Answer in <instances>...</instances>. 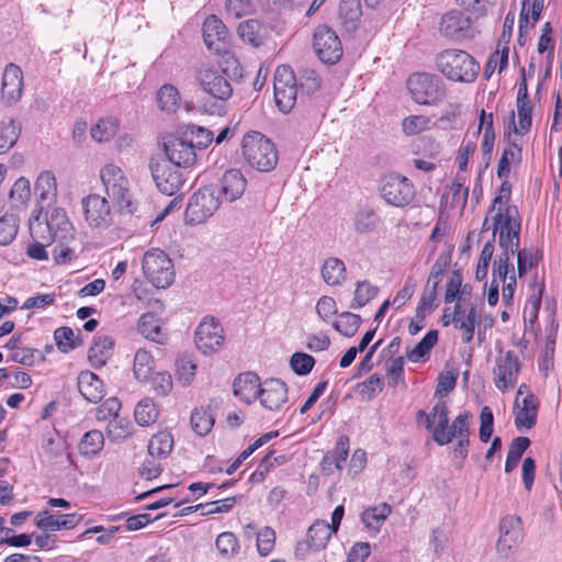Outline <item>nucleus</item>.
Instances as JSON below:
<instances>
[{
	"mask_svg": "<svg viewBox=\"0 0 562 562\" xmlns=\"http://www.w3.org/2000/svg\"><path fill=\"white\" fill-rule=\"evenodd\" d=\"M436 69L448 80L472 83L480 72V64L462 49H443L435 57Z\"/></svg>",
	"mask_w": 562,
	"mask_h": 562,
	"instance_id": "f257e3e1",
	"label": "nucleus"
},
{
	"mask_svg": "<svg viewBox=\"0 0 562 562\" xmlns=\"http://www.w3.org/2000/svg\"><path fill=\"white\" fill-rule=\"evenodd\" d=\"M241 147L245 160L258 171H271L278 164L279 157L274 144L259 132L246 134Z\"/></svg>",
	"mask_w": 562,
	"mask_h": 562,
	"instance_id": "f03ea898",
	"label": "nucleus"
},
{
	"mask_svg": "<svg viewBox=\"0 0 562 562\" xmlns=\"http://www.w3.org/2000/svg\"><path fill=\"white\" fill-rule=\"evenodd\" d=\"M413 100L423 105H437L447 95L446 83L441 77L431 72H414L407 81Z\"/></svg>",
	"mask_w": 562,
	"mask_h": 562,
	"instance_id": "7ed1b4c3",
	"label": "nucleus"
},
{
	"mask_svg": "<svg viewBox=\"0 0 562 562\" xmlns=\"http://www.w3.org/2000/svg\"><path fill=\"white\" fill-rule=\"evenodd\" d=\"M493 237L496 233L499 234V247L505 252L516 254L519 248L521 227L518 209L515 205L506 206L504 212L498 209L493 216Z\"/></svg>",
	"mask_w": 562,
	"mask_h": 562,
	"instance_id": "20e7f679",
	"label": "nucleus"
},
{
	"mask_svg": "<svg viewBox=\"0 0 562 562\" xmlns=\"http://www.w3.org/2000/svg\"><path fill=\"white\" fill-rule=\"evenodd\" d=\"M34 222L31 223V235L35 238H43L47 244H52V240H75V228L69 221L66 211L60 207H55L50 212L49 216L46 217V228L48 231L47 236H42L44 231L43 224L40 222V213L33 215Z\"/></svg>",
	"mask_w": 562,
	"mask_h": 562,
	"instance_id": "39448f33",
	"label": "nucleus"
},
{
	"mask_svg": "<svg viewBox=\"0 0 562 562\" xmlns=\"http://www.w3.org/2000/svg\"><path fill=\"white\" fill-rule=\"evenodd\" d=\"M148 168L157 189L166 195L179 193L186 183L181 168L169 164L165 158L150 157Z\"/></svg>",
	"mask_w": 562,
	"mask_h": 562,
	"instance_id": "423d86ee",
	"label": "nucleus"
},
{
	"mask_svg": "<svg viewBox=\"0 0 562 562\" xmlns=\"http://www.w3.org/2000/svg\"><path fill=\"white\" fill-rule=\"evenodd\" d=\"M142 268L148 281L156 288L166 289L173 282V263L168 255L160 249L146 251Z\"/></svg>",
	"mask_w": 562,
	"mask_h": 562,
	"instance_id": "0eeeda50",
	"label": "nucleus"
},
{
	"mask_svg": "<svg viewBox=\"0 0 562 562\" xmlns=\"http://www.w3.org/2000/svg\"><path fill=\"white\" fill-rule=\"evenodd\" d=\"M220 205V190L214 186H205L190 198L186 215L192 223H202L212 216Z\"/></svg>",
	"mask_w": 562,
	"mask_h": 562,
	"instance_id": "6e6552de",
	"label": "nucleus"
},
{
	"mask_svg": "<svg viewBox=\"0 0 562 562\" xmlns=\"http://www.w3.org/2000/svg\"><path fill=\"white\" fill-rule=\"evenodd\" d=\"M381 196L396 207H405L415 199V188L411 180L398 173H390L382 178Z\"/></svg>",
	"mask_w": 562,
	"mask_h": 562,
	"instance_id": "1a4fd4ad",
	"label": "nucleus"
},
{
	"mask_svg": "<svg viewBox=\"0 0 562 562\" xmlns=\"http://www.w3.org/2000/svg\"><path fill=\"white\" fill-rule=\"evenodd\" d=\"M195 80L201 89L214 99L226 101L233 94L228 79L212 66L202 65L196 68Z\"/></svg>",
	"mask_w": 562,
	"mask_h": 562,
	"instance_id": "9d476101",
	"label": "nucleus"
},
{
	"mask_svg": "<svg viewBox=\"0 0 562 562\" xmlns=\"http://www.w3.org/2000/svg\"><path fill=\"white\" fill-rule=\"evenodd\" d=\"M166 160L180 168H188L196 160L192 140L181 135H169L161 144Z\"/></svg>",
	"mask_w": 562,
	"mask_h": 562,
	"instance_id": "9b49d317",
	"label": "nucleus"
},
{
	"mask_svg": "<svg viewBox=\"0 0 562 562\" xmlns=\"http://www.w3.org/2000/svg\"><path fill=\"white\" fill-rule=\"evenodd\" d=\"M439 31L443 35L481 33L477 20L472 19L461 9H452L442 14L439 20Z\"/></svg>",
	"mask_w": 562,
	"mask_h": 562,
	"instance_id": "f8f14e48",
	"label": "nucleus"
},
{
	"mask_svg": "<svg viewBox=\"0 0 562 562\" xmlns=\"http://www.w3.org/2000/svg\"><path fill=\"white\" fill-rule=\"evenodd\" d=\"M223 327L214 317H205L195 330V346L203 353L218 350L224 341Z\"/></svg>",
	"mask_w": 562,
	"mask_h": 562,
	"instance_id": "ddd939ff",
	"label": "nucleus"
},
{
	"mask_svg": "<svg viewBox=\"0 0 562 562\" xmlns=\"http://www.w3.org/2000/svg\"><path fill=\"white\" fill-rule=\"evenodd\" d=\"M520 361L515 351L508 350L505 355L497 357L494 369L495 385L498 390L505 391L513 387L520 371Z\"/></svg>",
	"mask_w": 562,
	"mask_h": 562,
	"instance_id": "4468645a",
	"label": "nucleus"
},
{
	"mask_svg": "<svg viewBox=\"0 0 562 562\" xmlns=\"http://www.w3.org/2000/svg\"><path fill=\"white\" fill-rule=\"evenodd\" d=\"M85 220L91 227L108 226L111 220V207L108 200L100 194H89L81 201Z\"/></svg>",
	"mask_w": 562,
	"mask_h": 562,
	"instance_id": "2eb2a0df",
	"label": "nucleus"
},
{
	"mask_svg": "<svg viewBox=\"0 0 562 562\" xmlns=\"http://www.w3.org/2000/svg\"><path fill=\"white\" fill-rule=\"evenodd\" d=\"M23 72L22 69L10 63L4 67L1 82V98L7 105L16 104L23 94Z\"/></svg>",
	"mask_w": 562,
	"mask_h": 562,
	"instance_id": "dca6fc26",
	"label": "nucleus"
},
{
	"mask_svg": "<svg viewBox=\"0 0 562 562\" xmlns=\"http://www.w3.org/2000/svg\"><path fill=\"white\" fill-rule=\"evenodd\" d=\"M522 538L521 519L516 515H507L499 522V539L497 542L498 552L507 555Z\"/></svg>",
	"mask_w": 562,
	"mask_h": 562,
	"instance_id": "f3484780",
	"label": "nucleus"
},
{
	"mask_svg": "<svg viewBox=\"0 0 562 562\" xmlns=\"http://www.w3.org/2000/svg\"><path fill=\"white\" fill-rule=\"evenodd\" d=\"M538 408L539 400L535 394L528 393L521 402L516 397L514 414L517 429H531L537 424Z\"/></svg>",
	"mask_w": 562,
	"mask_h": 562,
	"instance_id": "a211bd4d",
	"label": "nucleus"
},
{
	"mask_svg": "<svg viewBox=\"0 0 562 562\" xmlns=\"http://www.w3.org/2000/svg\"><path fill=\"white\" fill-rule=\"evenodd\" d=\"M261 405L269 411H277L288 400V387L279 379H270L263 382L259 397Z\"/></svg>",
	"mask_w": 562,
	"mask_h": 562,
	"instance_id": "6ab92c4d",
	"label": "nucleus"
},
{
	"mask_svg": "<svg viewBox=\"0 0 562 562\" xmlns=\"http://www.w3.org/2000/svg\"><path fill=\"white\" fill-rule=\"evenodd\" d=\"M80 516L77 514L54 515L49 510H42L35 517L37 528L45 531L71 529L78 525Z\"/></svg>",
	"mask_w": 562,
	"mask_h": 562,
	"instance_id": "aec40b11",
	"label": "nucleus"
},
{
	"mask_svg": "<svg viewBox=\"0 0 562 562\" xmlns=\"http://www.w3.org/2000/svg\"><path fill=\"white\" fill-rule=\"evenodd\" d=\"M35 194L41 213L45 207L50 206L57 198L56 178L50 171L40 173L35 182Z\"/></svg>",
	"mask_w": 562,
	"mask_h": 562,
	"instance_id": "412c9836",
	"label": "nucleus"
},
{
	"mask_svg": "<svg viewBox=\"0 0 562 562\" xmlns=\"http://www.w3.org/2000/svg\"><path fill=\"white\" fill-rule=\"evenodd\" d=\"M235 396L240 401L250 404L259 397L261 384L259 376L252 372L239 374L233 384Z\"/></svg>",
	"mask_w": 562,
	"mask_h": 562,
	"instance_id": "4be33fe9",
	"label": "nucleus"
},
{
	"mask_svg": "<svg viewBox=\"0 0 562 562\" xmlns=\"http://www.w3.org/2000/svg\"><path fill=\"white\" fill-rule=\"evenodd\" d=\"M313 47L319 60L327 65L337 64L344 52L340 37H314Z\"/></svg>",
	"mask_w": 562,
	"mask_h": 562,
	"instance_id": "5701e85b",
	"label": "nucleus"
},
{
	"mask_svg": "<svg viewBox=\"0 0 562 562\" xmlns=\"http://www.w3.org/2000/svg\"><path fill=\"white\" fill-rule=\"evenodd\" d=\"M78 390L91 403L100 402L104 396L102 380L91 371H82L78 375Z\"/></svg>",
	"mask_w": 562,
	"mask_h": 562,
	"instance_id": "b1692460",
	"label": "nucleus"
},
{
	"mask_svg": "<svg viewBox=\"0 0 562 562\" xmlns=\"http://www.w3.org/2000/svg\"><path fill=\"white\" fill-rule=\"evenodd\" d=\"M222 192L226 200L234 202L239 199L247 187V180L239 169H229L222 177Z\"/></svg>",
	"mask_w": 562,
	"mask_h": 562,
	"instance_id": "393cba45",
	"label": "nucleus"
},
{
	"mask_svg": "<svg viewBox=\"0 0 562 562\" xmlns=\"http://www.w3.org/2000/svg\"><path fill=\"white\" fill-rule=\"evenodd\" d=\"M338 16L346 32H355L362 16L360 0H340Z\"/></svg>",
	"mask_w": 562,
	"mask_h": 562,
	"instance_id": "a878e982",
	"label": "nucleus"
},
{
	"mask_svg": "<svg viewBox=\"0 0 562 562\" xmlns=\"http://www.w3.org/2000/svg\"><path fill=\"white\" fill-rule=\"evenodd\" d=\"M137 329L146 339L157 344H165L167 341L168 335L164 331L159 318L153 313H145L140 316Z\"/></svg>",
	"mask_w": 562,
	"mask_h": 562,
	"instance_id": "bb28decb",
	"label": "nucleus"
},
{
	"mask_svg": "<svg viewBox=\"0 0 562 562\" xmlns=\"http://www.w3.org/2000/svg\"><path fill=\"white\" fill-rule=\"evenodd\" d=\"M114 341L109 336L98 337L89 348L88 359L95 369L103 367L112 356Z\"/></svg>",
	"mask_w": 562,
	"mask_h": 562,
	"instance_id": "cd10ccee",
	"label": "nucleus"
},
{
	"mask_svg": "<svg viewBox=\"0 0 562 562\" xmlns=\"http://www.w3.org/2000/svg\"><path fill=\"white\" fill-rule=\"evenodd\" d=\"M473 415L469 411H464L460 413L449 426L447 430L443 431V441L437 442L439 446H445L450 443L453 438H463L470 437V422L472 420Z\"/></svg>",
	"mask_w": 562,
	"mask_h": 562,
	"instance_id": "c85d7f7f",
	"label": "nucleus"
},
{
	"mask_svg": "<svg viewBox=\"0 0 562 562\" xmlns=\"http://www.w3.org/2000/svg\"><path fill=\"white\" fill-rule=\"evenodd\" d=\"M321 273L326 284L337 286L346 279V266L342 260L329 257L324 261Z\"/></svg>",
	"mask_w": 562,
	"mask_h": 562,
	"instance_id": "c756f323",
	"label": "nucleus"
},
{
	"mask_svg": "<svg viewBox=\"0 0 562 562\" xmlns=\"http://www.w3.org/2000/svg\"><path fill=\"white\" fill-rule=\"evenodd\" d=\"M173 449V436L169 431H159L154 435L147 446L148 456L166 459Z\"/></svg>",
	"mask_w": 562,
	"mask_h": 562,
	"instance_id": "7c9ffc66",
	"label": "nucleus"
},
{
	"mask_svg": "<svg viewBox=\"0 0 562 562\" xmlns=\"http://www.w3.org/2000/svg\"><path fill=\"white\" fill-rule=\"evenodd\" d=\"M105 192L108 196L112 199V201L116 204L121 212L133 213L135 211L132 202L130 181L127 178L121 181L120 184L105 190Z\"/></svg>",
	"mask_w": 562,
	"mask_h": 562,
	"instance_id": "2f4dec72",
	"label": "nucleus"
},
{
	"mask_svg": "<svg viewBox=\"0 0 562 562\" xmlns=\"http://www.w3.org/2000/svg\"><path fill=\"white\" fill-rule=\"evenodd\" d=\"M333 533L327 521L317 520L307 530L308 546L313 551H318L326 547Z\"/></svg>",
	"mask_w": 562,
	"mask_h": 562,
	"instance_id": "473e14b6",
	"label": "nucleus"
},
{
	"mask_svg": "<svg viewBox=\"0 0 562 562\" xmlns=\"http://www.w3.org/2000/svg\"><path fill=\"white\" fill-rule=\"evenodd\" d=\"M449 425V408L445 401L440 400L432 407V439L435 442L443 441V431Z\"/></svg>",
	"mask_w": 562,
	"mask_h": 562,
	"instance_id": "72a5a7b5",
	"label": "nucleus"
},
{
	"mask_svg": "<svg viewBox=\"0 0 562 562\" xmlns=\"http://www.w3.org/2000/svg\"><path fill=\"white\" fill-rule=\"evenodd\" d=\"M483 127L484 134L482 142V151L483 156L487 159V161H490L495 142V131L493 127V114H487L484 110H482L480 114V125L476 134H479ZM487 164L488 162H486V165Z\"/></svg>",
	"mask_w": 562,
	"mask_h": 562,
	"instance_id": "f704fd0d",
	"label": "nucleus"
},
{
	"mask_svg": "<svg viewBox=\"0 0 562 562\" xmlns=\"http://www.w3.org/2000/svg\"><path fill=\"white\" fill-rule=\"evenodd\" d=\"M438 341V331L429 330L424 338L412 349L407 350L406 357L409 361L418 362L428 358L431 349Z\"/></svg>",
	"mask_w": 562,
	"mask_h": 562,
	"instance_id": "c9c22d12",
	"label": "nucleus"
},
{
	"mask_svg": "<svg viewBox=\"0 0 562 562\" xmlns=\"http://www.w3.org/2000/svg\"><path fill=\"white\" fill-rule=\"evenodd\" d=\"M157 103L160 110L175 113L180 106V94L172 85H164L157 92Z\"/></svg>",
	"mask_w": 562,
	"mask_h": 562,
	"instance_id": "e433bc0d",
	"label": "nucleus"
},
{
	"mask_svg": "<svg viewBox=\"0 0 562 562\" xmlns=\"http://www.w3.org/2000/svg\"><path fill=\"white\" fill-rule=\"evenodd\" d=\"M390 514L391 507L383 503L379 506L366 509L361 515V520L367 528L379 530Z\"/></svg>",
	"mask_w": 562,
	"mask_h": 562,
	"instance_id": "4c0bfd02",
	"label": "nucleus"
},
{
	"mask_svg": "<svg viewBox=\"0 0 562 562\" xmlns=\"http://www.w3.org/2000/svg\"><path fill=\"white\" fill-rule=\"evenodd\" d=\"M154 370V358L147 350L138 349L134 357L133 371L138 381H147Z\"/></svg>",
	"mask_w": 562,
	"mask_h": 562,
	"instance_id": "58836bf2",
	"label": "nucleus"
},
{
	"mask_svg": "<svg viewBox=\"0 0 562 562\" xmlns=\"http://www.w3.org/2000/svg\"><path fill=\"white\" fill-rule=\"evenodd\" d=\"M529 446L530 439L527 437H517L512 441L505 462L506 473L512 472L518 465L522 454Z\"/></svg>",
	"mask_w": 562,
	"mask_h": 562,
	"instance_id": "ea45409f",
	"label": "nucleus"
},
{
	"mask_svg": "<svg viewBox=\"0 0 562 562\" xmlns=\"http://www.w3.org/2000/svg\"><path fill=\"white\" fill-rule=\"evenodd\" d=\"M521 158V148L510 143L503 150L502 157L498 161L497 176L498 178H508L510 172V164L519 162Z\"/></svg>",
	"mask_w": 562,
	"mask_h": 562,
	"instance_id": "a19ab883",
	"label": "nucleus"
},
{
	"mask_svg": "<svg viewBox=\"0 0 562 562\" xmlns=\"http://www.w3.org/2000/svg\"><path fill=\"white\" fill-rule=\"evenodd\" d=\"M104 445V437L100 430L86 432L79 442V451L82 456L92 457L99 453Z\"/></svg>",
	"mask_w": 562,
	"mask_h": 562,
	"instance_id": "79ce46f5",
	"label": "nucleus"
},
{
	"mask_svg": "<svg viewBox=\"0 0 562 562\" xmlns=\"http://www.w3.org/2000/svg\"><path fill=\"white\" fill-rule=\"evenodd\" d=\"M508 53H509V47H508L507 43L502 47H501V44H498L497 49L488 57V60L485 65V68H484L485 79H490L496 68H498V71L502 72L507 67Z\"/></svg>",
	"mask_w": 562,
	"mask_h": 562,
	"instance_id": "37998d69",
	"label": "nucleus"
},
{
	"mask_svg": "<svg viewBox=\"0 0 562 562\" xmlns=\"http://www.w3.org/2000/svg\"><path fill=\"white\" fill-rule=\"evenodd\" d=\"M134 417L140 426H148L155 423L158 417V411L154 401L150 398L139 401L135 407Z\"/></svg>",
	"mask_w": 562,
	"mask_h": 562,
	"instance_id": "c03bdc74",
	"label": "nucleus"
},
{
	"mask_svg": "<svg viewBox=\"0 0 562 562\" xmlns=\"http://www.w3.org/2000/svg\"><path fill=\"white\" fill-rule=\"evenodd\" d=\"M531 113L532 105L530 101H517V115H518V126L514 125L515 133L519 135H525L530 131L531 127ZM515 113L512 112V123H514Z\"/></svg>",
	"mask_w": 562,
	"mask_h": 562,
	"instance_id": "a18cd8bd",
	"label": "nucleus"
},
{
	"mask_svg": "<svg viewBox=\"0 0 562 562\" xmlns=\"http://www.w3.org/2000/svg\"><path fill=\"white\" fill-rule=\"evenodd\" d=\"M361 324V317L350 312L339 314L338 321L333 323V327L346 337H353Z\"/></svg>",
	"mask_w": 562,
	"mask_h": 562,
	"instance_id": "49530a36",
	"label": "nucleus"
},
{
	"mask_svg": "<svg viewBox=\"0 0 562 562\" xmlns=\"http://www.w3.org/2000/svg\"><path fill=\"white\" fill-rule=\"evenodd\" d=\"M182 134L186 138L192 140V145L195 150L205 149L213 140V133L201 126H187Z\"/></svg>",
	"mask_w": 562,
	"mask_h": 562,
	"instance_id": "de8ad7c7",
	"label": "nucleus"
},
{
	"mask_svg": "<svg viewBox=\"0 0 562 562\" xmlns=\"http://www.w3.org/2000/svg\"><path fill=\"white\" fill-rule=\"evenodd\" d=\"M379 289L369 281H359L356 286L355 297L350 305L351 308H360L376 296Z\"/></svg>",
	"mask_w": 562,
	"mask_h": 562,
	"instance_id": "09e8293b",
	"label": "nucleus"
},
{
	"mask_svg": "<svg viewBox=\"0 0 562 562\" xmlns=\"http://www.w3.org/2000/svg\"><path fill=\"white\" fill-rule=\"evenodd\" d=\"M117 132V122L114 119H104L100 120L92 128H91V137L99 143L108 142Z\"/></svg>",
	"mask_w": 562,
	"mask_h": 562,
	"instance_id": "8fccbe9b",
	"label": "nucleus"
},
{
	"mask_svg": "<svg viewBox=\"0 0 562 562\" xmlns=\"http://www.w3.org/2000/svg\"><path fill=\"white\" fill-rule=\"evenodd\" d=\"M461 10L474 15L479 21L487 14L491 7L495 5L496 0H456Z\"/></svg>",
	"mask_w": 562,
	"mask_h": 562,
	"instance_id": "3c124183",
	"label": "nucleus"
},
{
	"mask_svg": "<svg viewBox=\"0 0 562 562\" xmlns=\"http://www.w3.org/2000/svg\"><path fill=\"white\" fill-rule=\"evenodd\" d=\"M297 83L274 91L276 104L283 113L290 112L296 102Z\"/></svg>",
	"mask_w": 562,
	"mask_h": 562,
	"instance_id": "603ef678",
	"label": "nucleus"
},
{
	"mask_svg": "<svg viewBox=\"0 0 562 562\" xmlns=\"http://www.w3.org/2000/svg\"><path fill=\"white\" fill-rule=\"evenodd\" d=\"M322 86V79L312 68H303L300 70L297 88L307 94L315 93Z\"/></svg>",
	"mask_w": 562,
	"mask_h": 562,
	"instance_id": "864d4df0",
	"label": "nucleus"
},
{
	"mask_svg": "<svg viewBox=\"0 0 562 562\" xmlns=\"http://www.w3.org/2000/svg\"><path fill=\"white\" fill-rule=\"evenodd\" d=\"M54 339L59 351L67 353L74 350L80 341H76L74 330L70 327L63 326L54 331Z\"/></svg>",
	"mask_w": 562,
	"mask_h": 562,
	"instance_id": "5fc2aeb1",
	"label": "nucleus"
},
{
	"mask_svg": "<svg viewBox=\"0 0 562 562\" xmlns=\"http://www.w3.org/2000/svg\"><path fill=\"white\" fill-rule=\"evenodd\" d=\"M218 64L221 67V72L228 80H239L243 78V67L240 66L238 59L236 58L233 52L226 55L225 57L218 59Z\"/></svg>",
	"mask_w": 562,
	"mask_h": 562,
	"instance_id": "6e6d98bb",
	"label": "nucleus"
},
{
	"mask_svg": "<svg viewBox=\"0 0 562 562\" xmlns=\"http://www.w3.org/2000/svg\"><path fill=\"white\" fill-rule=\"evenodd\" d=\"M215 546L218 553L224 558H231L235 555L239 549L236 536L229 531L218 535Z\"/></svg>",
	"mask_w": 562,
	"mask_h": 562,
	"instance_id": "4d7b16f0",
	"label": "nucleus"
},
{
	"mask_svg": "<svg viewBox=\"0 0 562 562\" xmlns=\"http://www.w3.org/2000/svg\"><path fill=\"white\" fill-rule=\"evenodd\" d=\"M214 424V419L204 409H194L191 414V426L199 436H205L210 432Z\"/></svg>",
	"mask_w": 562,
	"mask_h": 562,
	"instance_id": "13d9d810",
	"label": "nucleus"
},
{
	"mask_svg": "<svg viewBox=\"0 0 562 562\" xmlns=\"http://www.w3.org/2000/svg\"><path fill=\"white\" fill-rule=\"evenodd\" d=\"M196 364L190 356H181L176 362V373L179 382L190 384L195 375Z\"/></svg>",
	"mask_w": 562,
	"mask_h": 562,
	"instance_id": "bf43d9fd",
	"label": "nucleus"
},
{
	"mask_svg": "<svg viewBox=\"0 0 562 562\" xmlns=\"http://www.w3.org/2000/svg\"><path fill=\"white\" fill-rule=\"evenodd\" d=\"M11 360L14 362L21 363L23 366H34L35 363H40L45 361L44 353L34 348H20L19 350H15L11 355Z\"/></svg>",
	"mask_w": 562,
	"mask_h": 562,
	"instance_id": "052dcab7",
	"label": "nucleus"
},
{
	"mask_svg": "<svg viewBox=\"0 0 562 562\" xmlns=\"http://www.w3.org/2000/svg\"><path fill=\"white\" fill-rule=\"evenodd\" d=\"M515 254L505 252L498 257L497 260L493 263V277L494 282H496V279H498L501 282L505 283L508 273H512V276H515V268L514 265L509 262L510 256H514Z\"/></svg>",
	"mask_w": 562,
	"mask_h": 562,
	"instance_id": "680f3d73",
	"label": "nucleus"
},
{
	"mask_svg": "<svg viewBox=\"0 0 562 562\" xmlns=\"http://www.w3.org/2000/svg\"><path fill=\"white\" fill-rule=\"evenodd\" d=\"M100 178L105 190L120 184L121 181L126 179L124 171L114 164H108L100 170Z\"/></svg>",
	"mask_w": 562,
	"mask_h": 562,
	"instance_id": "e2e57ef3",
	"label": "nucleus"
},
{
	"mask_svg": "<svg viewBox=\"0 0 562 562\" xmlns=\"http://www.w3.org/2000/svg\"><path fill=\"white\" fill-rule=\"evenodd\" d=\"M437 288L426 285L420 302L416 308V318L424 321L427 313H430L436 306Z\"/></svg>",
	"mask_w": 562,
	"mask_h": 562,
	"instance_id": "0e129e2a",
	"label": "nucleus"
},
{
	"mask_svg": "<svg viewBox=\"0 0 562 562\" xmlns=\"http://www.w3.org/2000/svg\"><path fill=\"white\" fill-rule=\"evenodd\" d=\"M315 362L314 357L308 353L294 352L290 359V367L296 374L306 375L313 370Z\"/></svg>",
	"mask_w": 562,
	"mask_h": 562,
	"instance_id": "69168bd1",
	"label": "nucleus"
},
{
	"mask_svg": "<svg viewBox=\"0 0 562 562\" xmlns=\"http://www.w3.org/2000/svg\"><path fill=\"white\" fill-rule=\"evenodd\" d=\"M378 224V216L374 211L370 209L360 210L355 218V228L358 233L364 234L375 228Z\"/></svg>",
	"mask_w": 562,
	"mask_h": 562,
	"instance_id": "338daca9",
	"label": "nucleus"
},
{
	"mask_svg": "<svg viewBox=\"0 0 562 562\" xmlns=\"http://www.w3.org/2000/svg\"><path fill=\"white\" fill-rule=\"evenodd\" d=\"M430 119L425 115H411L403 120L402 128L406 135H417L428 128Z\"/></svg>",
	"mask_w": 562,
	"mask_h": 562,
	"instance_id": "774afa93",
	"label": "nucleus"
}]
</instances>
